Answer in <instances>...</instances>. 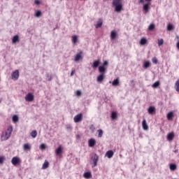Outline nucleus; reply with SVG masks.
<instances>
[{
    "label": "nucleus",
    "mask_w": 179,
    "mask_h": 179,
    "mask_svg": "<svg viewBox=\"0 0 179 179\" xmlns=\"http://www.w3.org/2000/svg\"><path fill=\"white\" fill-rule=\"evenodd\" d=\"M107 65H108V62L104 61L103 66H100L99 67V72L100 73H103L106 72V66H107Z\"/></svg>",
    "instance_id": "nucleus-3"
},
{
    "label": "nucleus",
    "mask_w": 179,
    "mask_h": 179,
    "mask_svg": "<svg viewBox=\"0 0 179 179\" xmlns=\"http://www.w3.org/2000/svg\"><path fill=\"white\" fill-rule=\"evenodd\" d=\"M145 0H138V3H143Z\"/></svg>",
    "instance_id": "nucleus-48"
},
{
    "label": "nucleus",
    "mask_w": 179,
    "mask_h": 179,
    "mask_svg": "<svg viewBox=\"0 0 179 179\" xmlns=\"http://www.w3.org/2000/svg\"><path fill=\"white\" fill-rule=\"evenodd\" d=\"M167 30L168 31H171V30H174V27L171 24H169L167 25Z\"/></svg>",
    "instance_id": "nucleus-32"
},
{
    "label": "nucleus",
    "mask_w": 179,
    "mask_h": 179,
    "mask_svg": "<svg viewBox=\"0 0 179 179\" xmlns=\"http://www.w3.org/2000/svg\"><path fill=\"white\" fill-rule=\"evenodd\" d=\"M83 115L82 113H79L76 115L73 118L74 122H80V121H82L83 120Z\"/></svg>",
    "instance_id": "nucleus-7"
},
{
    "label": "nucleus",
    "mask_w": 179,
    "mask_h": 179,
    "mask_svg": "<svg viewBox=\"0 0 179 179\" xmlns=\"http://www.w3.org/2000/svg\"><path fill=\"white\" fill-rule=\"evenodd\" d=\"M111 118L112 120H115L117 118V112H113L111 113Z\"/></svg>",
    "instance_id": "nucleus-36"
},
{
    "label": "nucleus",
    "mask_w": 179,
    "mask_h": 179,
    "mask_svg": "<svg viewBox=\"0 0 179 179\" xmlns=\"http://www.w3.org/2000/svg\"><path fill=\"white\" fill-rule=\"evenodd\" d=\"M104 78H106V76L103 73H101V75L98 76L96 80L97 82L101 83L103 80H104Z\"/></svg>",
    "instance_id": "nucleus-10"
},
{
    "label": "nucleus",
    "mask_w": 179,
    "mask_h": 179,
    "mask_svg": "<svg viewBox=\"0 0 179 179\" xmlns=\"http://www.w3.org/2000/svg\"><path fill=\"white\" fill-rule=\"evenodd\" d=\"M176 47H177L178 50H179V41L177 43Z\"/></svg>",
    "instance_id": "nucleus-49"
},
{
    "label": "nucleus",
    "mask_w": 179,
    "mask_h": 179,
    "mask_svg": "<svg viewBox=\"0 0 179 179\" xmlns=\"http://www.w3.org/2000/svg\"><path fill=\"white\" fill-rule=\"evenodd\" d=\"M173 139H174V133L173 132L169 133L167 135V140L171 141H173Z\"/></svg>",
    "instance_id": "nucleus-21"
},
{
    "label": "nucleus",
    "mask_w": 179,
    "mask_h": 179,
    "mask_svg": "<svg viewBox=\"0 0 179 179\" xmlns=\"http://www.w3.org/2000/svg\"><path fill=\"white\" fill-rule=\"evenodd\" d=\"M152 63L155 64H157V62H159V61L157 60V58L156 57H153L152 59Z\"/></svg>",
    "instance_id": "nucleus-41"
},
{
    "label": "nucleus",
    "mask_w": 179,
    "mask_h": 179,
    "mask_svg": "<svg viewBox=\"0 0 179 179\" xmlns=\"http://www.w3.org/2000/svg\"><path fill=\"white\" fill-rule=\"evenodd\" d=\"M56 156H59L62 153V146L59 145L55 150Z\"/></svg>",
    "instance_id": "nucleus-16"
},
{
    "label": "nucleus",
    "mask_w": 179,
    "mask_h": 179,
    "mask_svg": "<svg viewBox=\"0 0 179 179\" xmlns=\"http://www.w3.org/2000/svg\"><path fill=\"white\" fill-rule=\"evenodd\" d=\"M72 43L76 44L78 43V36L75 35L72 36Z\"/></svg>",
    "instance_id": "nucleus-30"
},
{
    "label": "nucleus",
    "mask_w": 179,
    "mask_h": 179,
    "mask_svg": "<svg viewBox=\"0 0 179 179\" xmlns=\"http://www.w3.org/2000/svg\"><path fill=\"white\" fill-rule=\"evenodd\" d=\"M40 150H45V144H44V143L41 144V145H40Z\"/></svg>",
    "instance_id": "nucleus-44"
},
{
    "label": "nucleus",
    "mask_w": 179,
    "mask_h": 179,
    "mask_svg": "<svg viewBox=\"0 0 179 179\" xmlns=\"http://www.w3.org/2000/svg\"><path fill=\"white\" fill-rule=\"evenodd\" d=\"M11 163L13 164V166H17V164H20L22 163V161L18 157H14L11 159Z\"/></svg>",
    "instance_id": "nucleus-4"
},
{
    "label": "nucleus",
    "mask_w": 179,
    "mask_h": 179,
    "mask_svg": "<svg viewBox=\"0 0 179 179\" xmlns=\"http://www.w3.org/2000/svg\"><path fill=\"white\" fill-rule=\"evenodd\" d=\"M19 121V117H17V115H14L13 116V122H14L15 123Z\"/></svg>",
    "instance_id": "nucleus-33"
},
{
    "label": "nucleus",
    "mask_w": 179,
    "mask_h": 179,
    "mask_svg": "<svg viewBox=\"0 0 179 179\" xmlns=\"http://www.w3.org/2000/svg\"><path fill=\"white\" fill-rule=\"evenodd\" d=\"M103 26V19L99 18L96 22V24H95L96 29H99V27H101Z\"/></svg>",
    "instance_id": "nucleus-13"
},
{
    "label": "nucleus",
    "mask_w": 179,
    "mask_h": 179,
    "mask_svg": "<svg viewBox=\"0 0 179 179\" xmlns=\"http://www.w3.org/2000/svg\"><path fill=\"white\" fill-rule=\"evenodd\" d=\"M49 166H50V163L48 162V161L45 160L42 166V169L45 170V169H48Z\"/></svg>",
    "instance_id": "nucleus-19"
},
{
    "label": "nucleus",
    "mask_w": 179,
    "mask_h": 179,
    "mask_svg": "<svg viewBox=\"0 0 179 179\" xmlns=\"http://www.w3.org/2000/svg\"><path fill=\"white\" fill-rule=\"evenodd\" d=\"M112 5L115 7V12L120 13L122 10V0H113Z\"/></svg>",
    "instance_id": "nucleus-2"
},
{
    "label": "nucleus",
    "mask_w": 179,
    "mask_h": 179,
    "mask_svg": "<svg viewBox=\"0 0 179 179\" xmlns=\"http://www.w3.org/2000/svg\"><path fill=\"white\" fill-rule=\"evenodd\" d=\"M155 24H150V26L148 27V30L152 31V30H155Z\"/></svg>",
    "instance_id": "nucleus-37"
},
{
    "label": "nucleus",
    "mask_w": 179,
    "mask_h": 179,
    "mask_svg": "<svg viewBox=\"0 0 179 179\" xmlns=\"http://www.w3.org/2000/svg\"><path fill=\"white\" fill-rule=\"evenodd\" d=\"M31 136H32V138H36L37 136V131L34 130L31 132Z\"/></svg>",
    "instance_id": "nucleus-35"
},
{
    "label": "nucleus",
    "mask_w": 179,
    "mask_h": 179,
    "mask_svg": "<svg viewBox=\"0 0 179 179\" xmlns=\"http://www.w3.org/2000/svg\"><path fill=\"white\" fill-rule=\"evenodd\" d=\"M77 138H80V136L79 135L77 136Z\"/></svg>",
    "instance_id": "nucleus-51"
},
{
    "label": "nucleus",
    "mask_w": 179,
    "mask_h": 179,
    "mask_svg": "<svg viewBox=\"0 0 179 179\" xmlns=\"http://www.w3.org/2000/svg\"><path fill=\"white\" fill-rule=\"evenodd\" d=\"M23 150L25 152H28L31 150V145H30L29 143H25L23 145Z\"/></svg>",
    "instance_id": "nucleus-12"
},
{
    "label": "nucleus",
    "mask_w": 179,
    "mask_h": 179,
    "mask_svg": "<svg viewBox=\"0 0 179 179\" xmlns=\"http://www.w3.org/2000/svg\"><path fill=\"white\" fill-rule=\"evenodd\" d=\"M76 95L78 96V97L82 96V92H80V90L76 91Z\"/></svg>",
    "instance_id": "nucleus-43"
},
{
    "label": "nucleus",
    "mask_w": 179,
    "mask_h": 179,
    "mask_svg": "<svg viewBox=\"0 0 179 179\" xmlns=\"http://www.w3.org/2000/svg\"><path fill=\"white\" fill-rule=\"evenodd\" d=\"M19 70H15L11 74V79H13V80H17V79H19Z\"/></svg>",
    "instance_id": "nucleus-6"
},
{
    "label": "nucleus",
    "mask_w": 179,
    "mask_h": 179,
    "mask_svg": "<svg viewBox=\"0 0 179 179\" xmlns=\"http://www.w3.org/2000/svg\"><path fill=\"white\" fill-rule=\"evenodd\" d=\"M159 86H160V82L158 80L155 82L154 84H152V87L156 89L157 87H159Z\"/></svg>",
    "instance_id": "nucleus-28"
},
{
    "label": "nucleus",
    "mask_w": 179,
    "mask_h": 179,
    "mask_svg": "<svg viewBox=\"0 0 179 179\" xmlns=\"http://www.w3.org/2000/svg\"><path fill=\"white\" fill-rule=\"evenodd\" d=\"M142 127L144 131H148L149 129V127L148 126V123H146V120H143L142 122Z\"/></svg>",
    "instance_id": "nucleus-14"
},
{
    "label": "nucleus",
    "mask_w": 179,
    "mask_h": 179,
    "mask_svg": "<svg viewBox=\"0 0 179 179\" xmlns=\"http://www.w3.org/2000/svg\"><path fill=\"white\" fill-rule=\"evenodd\" d=\"M82 54H83V52H80L79 53H78L75 57H74V61L76 62H78L79 61H80V59H83V57H82Z\"/></svg>",
    "instance_id": "nucleus-9"
},
{
    "label": "nucleus",
    "mask_w": 179,
    "mask_h": 179,
    "mask_svg": "<svg viewBox=\"0 0 179 179\" xmlns=\"http://www.w3.org/2000/svg\"><path fill=\"white\" fill-rule=\"evenodd\" d=\"M148 111L150 114H153V113H156V108L153 106H150Z\"/></svg>",
    "instance_id": "nucleus-22"
},
{
    "label": "nucleus",
    "mask_w": 179,
    "mask_h": 179,
    "mask_svg": "<svg viewBox=\"0 0 179 179\" xmlns=\"http://www.w3.org/2000/svg\"><path fill=\"white\" fill-rule=\"evenodd\" d=\"M96 145V140L94 138H91L88 141V146L90 148H93Z\"/></svg>",
    "instance_id": "nucleus-11"
},
{
    "label": "nucleus",
    "mask_w": 179,
    "mask_h": 179,
    "mask_svg": "<svg viewBox=\"0 0 179 179\" xmlns=\"http://www.w3.org/2000/svg\"><path fill=\"white\" fill-rule=\"evenodd\" d=\"M13 132V127L8 126L5 131H3L1 136V141H8Z\"/></svg>",
    "instance_id": "nucleus-1"
},
{
    "label": "nucleus",
    "mask_w": 179,
    "mask_h": 179,
    "mask_svg": "<svg viewBox=\"0 0 179 179\" xmlns=\"http://www.w3.org/2000/svg\"><path fill=\"white\" fill-rule=\"evenodd\" d=\"M100 65V59L95 60L93 62L92 68H98Z\"/></svg>",
    "instance_id": "nucleus-17"
},
{
    "label": "nucleus",
    "mask_w": 179,
    "mask_h": 179,
    "mask_svg": "<svg viewBox=\"0 0 179 179\" xmlns=\"http://www.w3.org/2000/svg\"><path fill=\"white\" fill-rule=\"evenodd\" d=\"M90 129L91 131H94V129H95L94 125L92 124V125L90 126Z\"/></svg>",
    "instance_id": "nucleus-45"
},
{
    "label": "nucleus",
    "mask_w": 179,
    "mask_h": 179,
    "mask_svg": "<svg viewBox=\"0 0 179 179\" xmlns=\"http://www.w3.org/2000/svg\"><path fill=\"white\" fill-rule=\"evenodd\" d=\"M3 162H5V157H0V164H3Z\"/></svg>",
    "instance_id": "nucleus-42"
},
{
    "label": "nucleus",
    "mask_w": 179,
    "mask_h": 179,
    "mask_svg": "<svg viewBox=\"0 0 179 179\" xmlns=\"http://www.w3.org/2000/svg\"><path fill=\"white\" fill-rule=\"evenodd\" d=\"M173 117H174V113H173L172 111L168 113V114L166 115V118L169 121H171V120H173Z\"/></svg>",
    "instance_id": "nucleus-15"
},
{
    "label": "nucleus",
    "mask_w": 179,
    "mask_h": 179,
    "mask_svg": "<svg viewBox=\"0 0 179 179\" xmlns=\"http://www.w3.org/2000/svg\"><path fill=\"white\" fill-rule=\"evenodd\" d=\"M109 83H111V81H110Z\"/></svg>",
    "instance_id": "nucleus-52"
},
{
    "label": "nucleus",
    "mask_w": 179,
    "mask_h": 179,
    "mask_svg": "<svg viewBox=\"0 0 179 179\" xmlns=\"http://www.w3.org/2000/svg\"><path fill=\"white\" fill-rule=\"evenodd\" d=\"M106 156L107 157H108V159H111V157L114 156V152H113V150H109L106 152Z\"/></svg>",
    "instance_id": "nucleus-24"
},
{
    "label": "nucleus",
    "mask_w": 179,
    "mask_h": 179,
    "mask_svg": "<svg viewBox=\"0 0 179 179\" xmlns=\"http://www.w3.org/2000/svg\"><path fill=\"white\" fill-rule=\"evenodd\" d=\"M35 16H36V17H40V16H41V11H40V10L36 11Z\"/></svg>",
    "instance_id": "nucleus-40"
},
{
    "label": "nucleus",
    "mask_w": 179,
    "mask_h": 179,
    "mask_svg": "<svg viewBox=\"0 0 179 179\" xmlns=\"http://www.w3.org/2000/svg\"><path fill=\"white\" fill-rule=\"evenodd\" d=\"M91 160L93 162L92 167H96L97 166V162H99V155L96 154H94L92 157Z\"/></svg>",
    "instance_id": "nucleus-5"
},
{
    "label": "nucleus",
    "mask_w": 179,
    "mask_h": 179,
    "mask_svg": "<svg viewBox=\"0 0 179 179\" xmlns=\"http://www.w3.org/2000/svg\"><path fill=\"white\" fill-rule=\"evenodd\" d=\"M164 43V41L163 40V38L158 39L159 47H160V45H163Z\"/></svg>",
    "instance_id": "nucleus-38"
},
{
    "label": "nucleus",
    "mask_w": 179,
    "mask_h": 179,
    "mask_svg": "<svg viewBox=\"0 0 179 179\" xmlns=\"http://www.w3.org/2000/svg\"><path fill=\"white\" fill-rule=\"evenodd\" d=\"M170 170H172L174 171V170H176V169H177V166L174 164H171L170 166Z\"/></svg>",
    "instance_id": "nucleus-34"
},
{
    "label": "nucleus",
    "mask_w": 179,
    "mask_h": 179,
    "mask_svg": "<svg viewBox=\"0 0 179 179\" xmlns=\"http://www.w3.org/2000/svg\"><path fill=\"white\" fill-rule=\"evenodd\" d=\"M97 132L99 133L98 138H101L103 134V131L101 129H99Z\"/></svg>",
    "instance_id": "nucleus-39"
},
{
    "label": "nucleus",
    "mask_w": 179,
    "mask_h": 179,
    "mask_svg": "<svg viewBox=\"0 0 179 179\" xmlns=\"http://www.w3.org/2000/svg\"><path fill=\"white\" fill-rule=\"evenodd\" d=\"M150 66V62L146 61L143 63L144 69H148Z\"/></svg>",
    "instance_id": "nucleus-25"
},
{
    "label": "nucleus",
    "mask_w": 179,
    "mask_h": 179,
    "mask_svg": "<svg viewBox=\"0 0 179 179\" xmlns=\"http://www.w3.org/2000/svg\"><path fill=\"white\" fill-rule=\"evenodd\" d=\"M175 90L179 92V79H178L175 83Z\"/></svg>",
    "instance_id": "nucleus-29"
},
{
    "label": "nucleus",
    "mask_w": 179,
    "mask_h": 179,
    "mask_svg": "<svg viewBox=\"0 0 179 179\" xmlns=\"http://www.w3.org/2000/svg\"><path fill=\"white\" fill-rule=\"evenodd\" d=\"M34 3H35V5H39L40 4V1L35 0Z\"/></svg>",
    "instance_id": "nucleus-46"
},
{
    "label": "nucleus",
    "mask_w": 179,
    "mask_h": 179,
    "mask_svg": "<svg viewBox=\"0 0 179 179\" xmlns=\"http://www.w3.org/2000/svg\"><path fill=\"white\" fill-rule=\"evenodd\" d=\"M74 74H75V70H72L71 73V76H73Z\"/></svg>",
    "instance_id": "nucleus-47"
},
{
    "label": "nucleus",
    "mask_w": 179,
    "mask_h": 179,
    "mask_svg": "<svg viewBox=\"0 0 179 179\" xmlns=\"http://www.w3.org/2000/svg\"><path fill=\"white\" fill-rule=\"evenodd\" d=\"M112 85L113 86H118V85H120V80L118 78H116L113 81Z\"/></svg>",
    "instance_id": "nucleus-26"
},
{
    "label": "nucleus",
    "mask_w": 179,
    "mask_h": 179,
    "mask_svg": "<svg viewBox=\"0 0 179 179\" xmlns=\"http://www.w3.org/2000/svg\"><path fill=\"white\" fill-rule=\"evenodd\" d=\"M147 2H150L152 0H145Z\"/></svg>",
    "instance_id": "nucleus-50"
},
{
    "label": "nucleus",
    "mask_w": 179,
    "mask_h": 179,
    "mask_svg": "<svg viewBox=\"0 0 179 179\" xmlns=\"http://www.w3.org/2000/svg\"><path fill=\"white\" fill-rule=\"evenodd\" d=\"M25 100L26 101H33V100H34V95H33L31 93H28L25 96Z\"/></svg>",
    "instance_id": "nucleus-8"
},
{
    "label": "nucleus",
    "mask_w": 179,
    "mask_h": 179,
    "mask_svg": "<svg viewBox=\"0 0 179 179\" xmlns=\"http://www.w3.org/2000/svg\"><path fill=\"white\" fill-rule=\"evenodd\" d=\"M29 179H31V178H29Z\"/></svg>",
    "instance_id": "nucleus-53"
},
{
    "label": "nucleus",
    "mask_w": 179,
    "mask_h": 179,
    "mask_svg": "<svg viewBox=\"0 0 179 179\" xmlns=\"http://www.w3.org/2000/svg\"><path fill=\"white\" fill-rule=\"evenodd\" d=\"M146 43H148V40H146V38H142L140 40V44H141V45H145V44H146Z\"/></svg>",
    "instance_id": "nucleus-27"
},
{
    "label": "nucleus",
    "mask_w": 179,
    "mask_h": 179,
    "mask_svg": "<svg viewBox=\"0 0 179 179\" xmlns=\"http://www.w3.org/2000/svg\"><path fill=\"white\" fill-rule=\"evenodd\" d=\"M116 38H117V31H112L110 32V38H111V40H115Z\"/></svg>",
    "instance_id": "nucleus-18"
},
{
    "label": "nucleus",
    "mask_w": 179,
    "mask_h": 179,
    "mask_svg": "<svg viewBox=\"0 0 179 179\" xmlns=\"http://www.w3.org/2000/svg\"><path fill=\"white\" fill-rule=\"evenodd\" d=\"M143 10H145V13H148V12H149V4H144Z\"/></svg>",
    "instance_id": "nucleus-31"
},
{
    "label": "nucleus",
    "mask_w": 179,
    "mask_h": 179,
    "mask_svg": "<svg viewBox=\"0 0 179 179\" xmlns=\"http://www.w3.org/2000/svg\"><path fill=\"white\" fill-rule=\"evenodd\" d=\"M13 44H16V43H19V36L15 35L13 36L12 39Z\"/></svg>",
    "instance_id": "nucleus-20"
},
{
    "label": "nucleus",
    "mask_w": 179,
    "mask_h": 179,
    "mask_svg": "<svg viewBox=\"0 0 179 179\" xmlns=\"http://www.w3.org/2000/svg\"><path fill=\"white\" fill-rule=\"evenodd\" d=\"M84 178H92V172H85L83 174Z\"/></svg>",
    "instance_id": "nucleus-23"
}]
</instances>
